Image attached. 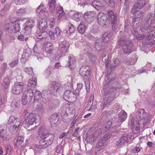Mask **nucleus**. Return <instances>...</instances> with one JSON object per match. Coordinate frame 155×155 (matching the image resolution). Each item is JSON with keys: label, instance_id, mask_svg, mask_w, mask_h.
<instances>
[{"label": "nucleus", "instance_id": "nucleus-1", "mask_svg": "<svg viewBox=\"0 0 155 155\" xmlns=\"http://www.w3.org/2000/svg\"><path fill=\"white\" fill-rule=\"evenodd\" d=\"M20 118L12 116L9 117L8 127L9 131L12 134L16 133L19 129L20 124Z\"/></svg>", "mask_w": 155, "mask_h": 155}, {"label": "nucleus", "instance_id": "nucleus-2", "mask_svg": "<svg viewBox=\"0 0 155 155\" xmlns=\"http://www.w3.org/2000/svg\"><path fill=\"white\" fill-rule=\"evenodd\" d=\"M40 116L37 114L31 113L26 117L23 123L24 127L26 128L33 124L34 123L39 122Z\"/></svg>", "mask_w": 155, "mask_h": 155}, {"label": "nucleus", "instance_id": "nucleus-3", "mask_svg": "<svg viewBox=\"0 0 155 155\" xmlns=\"http://www.w3.org/2000/svg\"><path fill=\"white\" fill-rule=\"evenodd\" d=\"M20 25L19 21H15L6 24L5 27L7 31L11 33H15L19 31Z\"/></svg>", "mask_w": 155, "mask_h": 155}, {"label": "nucleus", "instance_id": "nucleus-4", "mask_svg": "<svg viewBox=\"0 0 155 155\" xmlns=\"http://www.w3.org/2000/svg\"><path fill=\"white\" fill-rule=\"evenodd\" d=\"M34 95V91L31 90L25 91L22 96L21 102L24 105H26L27 103L31 101Z\"/></svg>", "mask_w": 155, "mask_h": 155}, {"label": "nucleus", "instance_id": "nucleus-5", "mask_svg": "<svg viewBox=\"0 0 155 155\" xmlns=\"http://www.w3.org/2000/svg\"><path fill=\"white\" fill-rule=\"evenodd\" d=\"M97 20L99 25L104 27H106L109 23V20L107 17V15L103 13H98Z\"/></svg>", "mask_w": 155, "mask_h": 155}, {"label": "nucleus", "instance_id": "nucleus-6", "mask_svg": "<svg viewBox=\"0 0 155 155\" xmlns=\"http://www.w3.org/2000/svg\"><path fill=\"white\" fill-rule=\"evenodd\" d=\"M118 44L119 45L122 46L124 53L128 54L132 52V44L130 41L121 40L119 41Z\"/></svg>", "mask_w": 155, "mask_h": 155}, {"label": "nucleus", "instance_id": "nucleus-7", "mask_svg": "<svg viewBox=\"0 0 155 155\" xmlns=\"http://www.w3.org/2000/svg\"><path fill=\"white\" fill-rule=\"evenodd\" d=\"M146 22L147 23L146 28H147L148 30L150 28L154 29L155 27V17L154 14L152 13L148 14L145 18Z\"/></svg>", "mask_w": 155, "mask_h": 155}, {"label": "nucleus", "instance_id": "nucleus-8", "mask_svg": "<svg viewBox=\"0 0 155 155\" xmlns=\"http://www.w3.org/2000/svg\"><path fill=\"white\" fill-rule=\"evenodd\" d=\"M38 133L40 135H41L42 137L44 140L43 141V143H44V144H42V145L43 146L45 147L48 146V141L47 140H45V139L47 136H48V129L46 128L45 126H42L38 130Z\"/></svg>", "mask_w": 155, "mask_h": 155}, {"label": "nucleus", "instance_id": "nucleus-9", "mask_svg": "<svg viewBox=\"0 0 155 155\" xmlns=\"http://www.w3.org/2000/svg\"><path fill=\"white\" fill-rule=\"evenodd\" d=\"M24 88V84L22 82H17L15 83L12 88L13 94L18 95L22 93Z\"/></svg>", "mask_w": 155, "mask_h": 155}, {"label": "nucleus", "instance_id": "nucleus-10", "mask_svg": "<svg viewBox=\"0 0 155 155\" xmlns=\"http://www.w3.org/2000/svg\"><path fill=\"white\" fill-rule=\"evenodd\" d=\"M69 47V43L66 41H63L59 45V50L60 54L58 55L55 58V60H58L61 57L62 54L65 53Z\"/></svg>", "mask_w": 155, "mask_h": 155}, {"label": "nucleus", "instance_id": "nucleus-11", "mask_svg": "<svg viewBox=\"0 0 155 155\" xmlns=\"http://www.w3.org/2000/svg\"><path fill=\"white\" fill-rule=\"evenodd\" d=\"M90 69L89 66H83L80 68V73L81 75L85 79H89Z\"/></svg>", "mask_w": 155, "mask_h": 155}, {"label": "nucleus", "instance_id": "nucleus-12", "mask_svg": "<svg viewBox=\"0 0 155 155\" xmlns=\"http://www.w3.org/2000/svg\"><path fill=\"white\" fill-rule=\"evenodd\" d=\"M131 128L133 133L138 134L140 132L139 120L136 118H133L131 120Z\"/></svg>", "mask_w": 155, "mask_h": 155}, {"label": "nucleus", "instance_id": "nucleus-13", "mask_svg": "<svg viewBox=\"0 0 155 155\" xmlns=\"http://www.w3.org/2000/svg\"><path fill=\"white\" fill-rule=\"evenodd\" d=\"M36 12L37 15L40 17L45 16L48 14V11L45 5L41 3L37 8Z\"/></svg>", "mask_w": 155, "mask_h": 155}, {"label": "nucleus", "instance_id": "nucleus-14", "mask_svg": "<svg viewBox=\"0 0 155 155\" xmlns=\"http://www.w3.org/2000/svg\"><path fill=\"white\" fill-rule=\"evenodd\" d=\"M62 88L60 83L57 82H53L51 85V91L52 93L55 92L60 93L62 91Z\"/></svg>", "mask_w": 155, "mask_h": 155}, {"label": "nucleus", "instance_id": "nucleus-15", "mask_svg": "<svg viewBox=\"0 0 155 155\" xmlns=\"http://www.w3.org/2000/svg\"><path fill=\"white\" fill-rule=\"evenodd\" d=\"M95 13L94 11H90L84 13V20L88 23L92 22L94 19Z\"/></svg>", "mask_w": 155, "mask_h": 155}, {"label": "nucleus", "instance_id": "nucleus-16", "mask_svg": "<svg viewBox=\"0 0 155 155\" xmlns=\"http://www.w3.org/2000/svg\"><path fill=\"white\" fill-rule=\"evenodd\" d=\"M131 136L130 135L126 133L124 134L120 139L117 142V145L119 147L120 145H123L125 142H127L130 140Z\"/></svg>", "mask_w": 155, "mask_h": 155}, {"label": "nucleus", "instance_id": "nucleus-17", "mask_svg": "<svg viewBox=\"0 0 155 155\" xmlns=\"http://www.w3.org/2000/svg\"><path fill=\"white\" fill-rule=\"evenodd\" d=\"M136 14V17L133 19L132 22L133 25L136 27L139 26L140 19L143 17V13L141 11H139Z\"/></svg>", "mask_w": 155, "mask_h": 155}, {"label": "nucleus", "instance_id": "nucleus-18", "mask_svg": "<svg viewBox=\"0 0 155 155\" xmlns=\"http://www.w3.org/2000/svg\"><path fill=\"white\" fill-rule=\"evenodd\" d=\"M76 95L73 92L69 90H67L64 93L63 97L66 101H72V99L76 97Z\"/></svg>", "mask_w": 155, "mask_h": 155}, {"label": "nucleus", "instance_id": "nucleus-19", "mask_svg": "<svg viewBox=\"0 0 155 155\" xmlns=\"http://www.w3.org/2000/svg\"><path fill=\"white\" fill-rule=\"evenodd\" d=\"M6 126L5 125H1L0 126V137L5 140H8L9 139L6 134Z\"/></svg>", "mask_w": 155, "mask_h": 155}, {"label": "nucleus", "instance_id": "nucleus-20", "mask_svg": "<svg viewBox=\"0 0 155 155\" xmlns=\"http://www.w3.org/2000/svg\"><path fill=\"white\" fill-rule=\"evenodd\" d=\"M109 16L111 18V24L112 25V28L115 29V26L117 27L116 22L117 19V16L116 14H114V13L111 10H110L108 12Z\"/></svg>", "mask_w": 155, "mask_h": 155}, {"label": "nucleus", "instance_id": "nucleus-21", "mask_svg": "<svg viewBox=\"0 0 155 155\" xmlns=\"http://www.w3.org/2000/svg\"><path fill=\"white\" fill-rule=\"evenodd\" d=\"M106 143V139L104 138H102L98 141L97 143V146L95 149V153L96 155H98L99 154V151L100 150L99 148L103 147L105 144Z\"/></svg>", "mask_w": 155, "mask_h": 155}, {"label": "nucleus", "instance_id": "nucleus-22", "mask_svg": "<svg viewBox=\"0 0 155 155\" xmlns=\"http://www.w3.org/2000/svg\"><path fill=\"white\" fill-rule=\"evenodd\" d=\"M69 59V61L68 65V67L71 70L74 69L76 65V59L72 55H70Z\"/></svg>", "mask_w": 155, "mask_h": 155}, {"label": "nucleus", "instance_id": "nucleus-23", "mask_svg": "<svg viewBox=\"0 0 155 155\" xmlns=\"http://www.w3.org/2000/svg\"><path fill=\"white\" fill-rule=\"evenodd\" d=\"M36 81L37 80L35 78H30L28 84V90L32 89L33 91V89L36 85Z\"/></svg>", "mask_w": 155, "mask_h": 155}, {"label": "nucleus", "instance_id": "nucleus-24", "mask_svg": "<svg viewBox=\"0 0 155 155\" xmlns=\"http://www.w3.org/2000/svg\"><path fill=\"white\" fill-rule=\"evenodd\" d=\"M136 114L137 120L139 118L140 119V120L145 119L147 116V114L144 111V110L141 109L138 110Z\"/></svg>", "mask_w": 155, "mask_h": 155}, {"label": "nucleus", "instance_id": "nucleus-25", "mask_svg": "<svg viewBox=\"0 0 155 155\" xmlns=\"http://www.w3.org/2000/svg\"><path fill=\"white\" fill-rule=\"evenodd\" d=\"M120 64V61L118 59L115 58L113 59L110 62L109 68L111 71L114 70L116 67Z\"/></svg>", "mask_w": 155, "mask_h": 155}, {"label": "nucleus", "instance_id": "nucleus-26", "mask_svg": "<svg viewBox=\"0 0 155 155\" xmlns=\"http://www.w3.org/2000/svg\"><path fill=\"white\" fill-rule=\"evenodd\" d=\"M24 140V138L23 137L21 136H19L17 138L15 139L14 141V144L17 147H22L24 146L23 144H22Z\"/></svg>", "mask_w": 155, "mask_h": 155}, {"label": "nucleus", "instance_id": "nucleus-27", "mask_svg": "<svg viewBox=\"0 0 155 155\" xmlns=\"http://www.w3.org/2000/svg\"><path fill=\"white\" fill-rule=\"evenodd\" d=\"M127 117V114L124 110H121L118 114V122L122 123L124 121Z\"/></svg>", "mask_w": 155, "mask_h": 155}, {"label": "nucleus", "instance_id": "nucleus-28", "mask_svg": "<svg viewBox=\"0 0 155 155\" xmlns=\"http://www.w3.org/2000/svg\"><path fill=\"white\" fill-rule=\"evenodd\" d=\"M48 34L47 31L36 32V37L38 39L43 40L47 38Z\"/></svg>", "mask_w": 155, "mask_h": 155}, {"label": "nucleus", "instance_id": "nucleus-29", "mask_svg": "<svg viewBox=\"0 0 155 155\" xmlns=\"http://www.w3.org/2000/svg\"><path fill=\"white\" fill-rule=\"evenodd\" d=\"M28 10L29 8H20L17 10L16 13L18 16L24 15L29 13Z\"/></svg>", "mask_w": 155, "mask_h": 155}, {"label": "nucleus", "instance_id": "nucleus-30", "mask_svg": "<svg viewBox=\"0 0 155 155\" xmlns=\"http://www.w3.org/2000/svg\"><path fill=\"white\" fill-rule=\"evenodd\" d=\"M47 27V23L45 19H41L39 23L38 28L40 30H45Z\"/></svg>", "mask_w": 155, "mask_h": 155}, {"label": "nucleus", "instance_id": "nucleus-31", "mask_svg": "<svg viewBox=\"0 0 155 155\" xmlns=\"http://www.w3.org/2000/svg\"><path fill=\"white\" fill-rule=\"evenodd\" d=\"M100 134V133L97 131H95L93 135H90L86 138L87 140L90 143H92L96 139V138Z\"/></svg>", "mask_w": 155, "mask_h": 155}, {"label": "nucleus", "instance_id": "nucleus-32", "mask_svg": "<svg viewBox=\"0 0 155 155\" xmlns=\"http://www.w3.org/2000/svg\"><path fill=\"white\" fill-rule=\"evenodd\" d=\"M83 17L82 14L79 12H76L72 16V18L77 21L81 20Z\"/></svg>", "mask_w": 155, "mask_h": 155}, {"label": "nucleus", "instance_id": "nucleus-33", "mask_svg": "<svg viewBox=\"0 0 155 155\" xmlns=\"http://www.w3.org/2000/svg\"><path fill=\"white\" fill-rule=\"evenodd\" d=\"M92 4L93 6L97 10L101 9L103 6L101 2L98 0L93 1Z\"/></svg>", "mask_w": 155, "mask_h": 155}, {"label": "nucleus", "instance_id": "nucleus-34", "mask_svg": "<svg viewBox=\"0 0 155 155\" xmlns=\"http://www.w3.org/2000/svg\"><path fill=\"white\" fill-rule=\"evenodd\" d=\"M57 9L58 10L57 13V15L58 16V19H60L64 15L65 13L63 10V8L62 7L60 6L58 7Z\"/></svg>", "mask_w": 155, "mask_h": 155}, {"label": "nucleus", "instance_id": "nucleus-35", "mask_svg": "<svg viewBox=\"0 0 155 155\" xmlns=\"http://www.w3.org/2000/svg\"><path fill=\"white\" fill-rule=\"evenodd\" d=\"M86 29V27L85 24H84L82 21H81L78 28V29L79 32L81 34H83L85 32Z\"/></svg>", "mask_w": 155, "mask_h": 155}, {"label": "nucleus", "instance_id": "nucleus-36", "mask_svg": "<svg viewBox=\"0 0 155 155\" xmlns=\"http://www.w3.org/2000/svg\"><path fill=\"white\" fill-rule=\"evenodd\" d=\"M150 29L149 30H148L147 28H146V30L149 33V34L146 35V39L147 40H150L153 36H155V32L153 30V29L150 28Z\"/></svg>", "mask_w": 155, "mask_h": 155}, {"label": "nucleus", "instance_id": "nucleus-37", "mask_svg": "<svg viewBox=\"0 0 155 155\" xmlns=\"http://www.w3.org/2000/svg\"><path fill=\"white\" fill-rule=\"evenodd\" d=\"M143 68L146 71H152V72H154L155 71V65H152L149 62H148Z\"/></svg>", "mask_w": 155, "mask_h": 155}, {"label": "nucleus", "instance_id": "nucleus-38", "mask_svg": "<svg viewBox=\"0 0 155 155\" xmlns=\"http://www.w3.org/2000/svg\"><path fill=\"white\" fill-rule=\"evenodd\" d=\"M55 0H49V10L54 12L56 10Z\"/></svg>", "mask_w": 155, "mask_h": 155}, {"label": "nucleus", "instance_id": "nucleus-39", "mask_svg": "<svg viewBox=\"0 0 155 155\" xmlns=\"http://www.w3.org/2000/svg\"><path fill=\"white\" fill-rule=\"evenodd\" d=\"M113 74H110L109 75L107 74L105 78V81L104 83V85H105L108 84V83H110L111 81H114L115 79V75H114V77L112 78H110L111 76H112Z\"/></svg>", "mask_w": 155, "mask_h": 155}, {"label": "nucleus", "instance_id": "nucleus-40", "mask_svg": "<svg viewBox=\"0 0 155 155\" xmlns=\"http://www.w3.org/2000/svg\"><path fill=\"white\" fill-rule=\"evenodd\" d=\"M20 102L18 98H15L13 99L11 104V106L13 108L18 107L19 106Z\"/></svg>", "mask_w": 155, "mask_h": 155}, {"label": "nucleus", "instance_id": "nucleus-41", "mask_svg": "<svg viewBox=\"0 0 155 155\" xmlns=\"http://www.w3.org/2000/svg\"><path fill=\"white\" fill-rule=\"evenodd\" d=\"M146 3L145 0H139L137 1L135 4L140 9L145 5Z\"/></svg>", "mask_w": 155, "mask_h": 155}, {"label": "nucleus", "instance_id": "nucleus-42", "mask_svg": "<svg viewBox=\"0 0 155 155\" xmlns=\"http://www.w3.org/2000/svg\"><path fill=\"white\" fill-rule=\"evenodd\" d=\"M32 28L28 26L27 25H26L25 24L23 30L24 33L26 35H29L31 33Z\"/></svg>", "mask_w": 155, "mask_h": 155}, {"label": "nucleus", "instance_id": "nucleus-43", "mask_svg": "<svg viewBox=\"0 0 155 155\" xmlns=\"http://www.w3.org/2000/svg\"><path fill=\"white\" fill-rule=\"evenodd\" d=\"M48 42L46 41L43 44V49L44 50V54L46 56L48 55Z\"/></svg>", "mask_w": 155, "mask_h": 155}, {"label": "nucleus", "instance_id": "nucleus-44", "mask_svg": "<svg viewBox=\"0 0 155 155\" xmlns=\"http://www.w3.org/2000/svg\"><path fill=\"white\" fill-rule=\"evenodd\" d=\"M111 37V35L107 33L104 34L103 36V40L104 43L107 42L110 39Z\"/></svg>", "mask_w": 155, "mask_h": 155}, {"label": "nucleus", "instance_id": "nucleus-45", "mask_svg": "<svg viewBox=\"0 0 155 155\" xmlns=\"http://www.w3.org/2000/svg\"><path fill=\"white\" fill-rule=\"evenodd\" d=\"M25 24L32 28L35 25V21L33 19L31 18L28 19Z\"/></svg>", "mask_w": 155, "mask_h": 155}, {"label": "nucleus", "instance_id": "nucleus-46", "mask_svg": "<svg viewBox=\"0 0 155 155\" xmlns=\"http://www.w3.org/2000/svg\"><path fill=\"white\" fill-rule=\"evenodd\" d=\"M106 53H104L102 57V60L104 63L106 64L105 66L106 67H108V56L107 55Z\"/></svg>", "mask_w": 155, "mask_h": 155}, {"label": "nucleus", "instance_id": "nucleus-47", "mask_svg": "<svg viewBox=\"0 0 155 155\" xmlns=\"http://www.w3.org/2000/svg\"><path fill=\"white\" fill-rule=\"evenodd\" d=\"M9 79L8 78H5L3 80L2 86L4 87L5 89L8 88L10 84Z\"/></svg>", "mask_w": 155, "mask_h": 155}, {"label": "nucleus", "instance_id": "nucleus-48", "mask_svg": "<svg viewBox=\"0 0 155 155\" xmlns=\"http://www.w3.org/2000/svg\"><path fill=\"white\" fill-rule=\"evenodd\" d=\"M7 66V64L5 63H3L1 68H0V75L2 76Z\"/></svg>", "mask_w": 155, "mask_h": 155}, {"label": "nucleus", "instance_id": "nucleus-49", "mask_svg": "<svg viewBox=\"0 0 155 155\" xmlns=\"http://www.w3.org/2000/svg\"><path fill=\"white\" fill-rule=\"evenodd\" d=\"M18 60L17 59L12 60V61L8 64L9 66L11 68L15 67L18 63Z\"/></svg>", "mask_w": 155, "mask_h": 155}, {"label": "nucleus", "instance_id": "nucleus-50", "mask_svg": "<svg viewBox=\"0 0 155 155\" xmlns=\"http://www.w3.org/2000/svg\"><path fill=\"white\" fill-rule=\"evenodd\" d=\"M25 71L28 74L32 76L33 74V68L32 67H26L24 69Z\"/></svg>", "mask_w": 155, "mask_h": 155}, {"label": "nucleus", "instance_id": "nucleus-51", "mask_svg": "<svg viewBox=\"0 0 155 155\" xmlns=\"http://www.w3.org/2000/svg\"><path fill=\"white\" fill-rule=\"evenodd\" d=\"M137 57L136 56H134L132 58H130L131 61L130 62H127V65H134V64L137 60Z\"/></svg>", "mask_w": 155, "mask_h": 155}, {"label": "nucleus", "instance_id": "nucleus-52", "mask_svg": "<svg viewBox=\"0 0 155 155\" xmlns=\"http://www.w3.org/2000/svg\"><path fill=\"white\" fill-rule=\"evenodd\" d=\"M41 95V92L39 91H35L34 94L33 96L34 95V101H38V98L39 97V96Z\"/></svg>", "mask_w": 155, "mask_h": 155}, {"label": "nucleus", "instance_id": "nucleus-53", "mask_svg": "<svg viewBox=\"0 0 155 155\" xmlns=\"http://www.w3.org/2000/svg\"><path fill=\"white\" fill-rule=\"evenodd\" d=\"M139 9H139L138 7L134 4L131 10V13L133 14H136L138 13V12L139 11Z\"/></svg>", "mask_w": 155, "mask_h": 155}, {"label": "nucleus", "instance_id": "nucleus-54", "mask_svg": "<svg viewBox=\"0 0 155 155\" xmlns=\"http://www.w3.org/2000/svg\"><path fill=\"white\" fill-rule=\"evenodd\" d=\"M135 33H134V34L136 36V39L137 40H142L144 38V37L145 36V35H143V34L141 35V34H139L136 35V31H135Z\"/></svg>", "mask_w": 155, "mask_h": 155}, {"label": "nucleus", "instance_id": "nucleus-55", "mask_svg": "<svg viewBox=\"0 0 155 155\" xmlns=\"http://www.w3.org/2000/svg\"><path fill=\"white\" fill-rule=\"evenodd\" d=\"M114 100V98L113 97H109L108 98L107 100L106 101L105 100L104 106L105 107V106L109 104L111 102H112Z\"/></svg>", "mask_w": 155, "mask_h": 155}, {"label": "nucleus", "instance_id": "nucleus-56", "mask_svg": "<svg viewBox=\"0 0 155 155\" xmlns=\"http://www.w3.org/2000/svg\"><path fill=\"white\" fill-rule=\"evenodd\" d=\"M49 26L51 28L55 26V21L54 20V18L53 17V18H51L50 19L49 21Z\"/></svg>", "mask_w": 155, "mask_h": 155}, {"label": "nucleus", "instance_id": "nucleus-57", "mask_svg": "<svg viewBox=\"0 0 155 155\" xmlns=\"http://www.w3.org/2000/svg\"><path fill=\"white\" fill-rule=\"evenodd\" d=\"M106 3L111 7H113L115 5V3L113 0H104Z\"/></svg>", "mask_w": 155, "mask_h": 155}, {"label": "nucleus", "instance_id": "nucleus-58", "mask_svg": "<svg viewBox=\"0 0 155 155\" xmlns=\"http://www.w3.org/2000/svg\"><path fill=\"white\" fill-rule=\"evenodd\" d=\"M27 0H14V2L16 5H21L24 4Z\"/></svg>", "mask_w": 155, "mask_h": 155}, {"label": "nucleus", "instance_id": "nucleus-59", "mask_svg": "<svg viewBox=\"0 0 155 155\" xmlns=\"http://www.w3.org/2000/svg\"><path fill=\"white\" fill-rule=\"evenodd\" d=\"M88 57L90 60L92 62H94L96 59V58L95 56L92 55L90 53H88Z\"/></svg>", "mask_w": 155, "mask_h": 155}, {"label": "nucleus", "instance_id": "nucleus-60", "mask_svg": "<svg viewBox=\"0 0 155 155\" xmlns=\"http://www.w3.org/2000/svg\"><path fill=\"white\" fill-rule=\"evenodd\" d=\"M30 54L27 52L24 53L22 55V58L24 59L25 61H26L29 58Z\"/></svg>", "mask_w": 155, "mask_h": 155}, {"label": "nucleus", "instance_id": "nucleus-61", "mask_svg": "<svg viewBox=\"0 0 155 155\" xmlns=\"http://www.w3.org/2000/svg\"><path fill=\"white\" fill-rule=\"evenodd\" d=\"M83 86V85L82 83L78 84H77V87L76 89V93H78L82 89Z\"/></svg>", "mask_w": 155, "mask_h": 155}, {"label": "nucleus", "instance_id": "nucleus-62", "mask_svg": "<svg viewBox=\"0 0 155 155\" xmlns=\"http://www.w3.org/2000/svg\"><path fill=\"white\" fill-rule=\"evenodd\" d=\"M58 117V115L56 113L52 114L50 117L51 121H55L57 119Z\"/></svg>", "mask_w": 155, "mask_h": 155}, {"label": "nucleus", "instance_id": "nucleus-63", "mask_svg": "<svg viewBox=\"0 0 155 155\" xmlns=\"http://www.w3.org/2000/svg\"><path fill=\"white\" fill-rule=\"evenodd\" d=\"M68 26H69V32L70 33L73 32L74 31V25L71 23H69Z\"/></svg>", "mask_w": 155, "mask_h": 155}, {"label": "nucleus", "instance_id": "nucleus-64", "mask_svg": "<svg viewBox=\"0 0 155 155\" xmlns=\"http://www.w3.org/2000/svg\"><path fill=\"white\" fill-rule=\"evenodd\" d=\"M112 123L110 121H108L106 123V125L105 126L104 130L106 131L111 127Z\"/></svg>", "mask_w": 155, "mask_h": 155}]
</instances>
